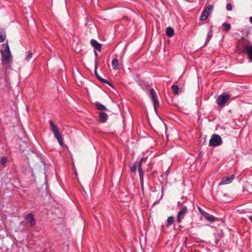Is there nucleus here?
Instances as JSON below:
<instances>
[{"instance_id": "nucleus-8", "label": "nucleus", "mask_w": 252, "mask_h": 252, "mask_svg": "<svg viewBox=\"0 0 252 252\" xmlns=\"http://www.w3.org/2000/svg\"><path fill=\"white\" fill-rule=\"evenodd\" d=\"M150 93L152 96V99L154 103L155 110H157V108L159 106V102L157 98V94L154 89L150 90Z\"/></svg>"}, {"instance_id": "nucleus-31", "label": "nucleus", "mask_w": 252, "mask_h": 252, "mask_svg": "<svg viewBox=\"0 0 252 252\" xmlns=\"http://www.w3.org/2000/svg\"><path fill=\"white\" fill-rule=\"evenodd\" d=\"M250 21L252 24V16L250 18Z\"/></svg>"}, {"instance_id": "nucleus-2", "label": "nucleus", "mask_w": 252, "mask_h": 252, "mask_svg": "<svg viewBox=\"0 0 252 252\" xmlns=\"http://www.w3.org/2000/svg\"><path fill=\"white\" fill-rule=\"evenodd\" d=\"M252 44L247 39L241 38L237 43V49L241 53H246Z\"/></svg>"}, {"instance_id": "nucleus-12", "label": "nucleus", "mask_w": 252, "mask_h": 252, "mask_svg": "<svg viewBox=\"0 0 252 252\" xmlns=\"http://www.w3.org/2000/svg\"><path fill=\"white\" fill-rule=\"evenodd\" d=\"M143 160V158L141 159L140 162H139L138 164V172L139 174V177L140 179V181L141 182V184L142 185L143 182V171L142 170V160Z\"/></svg>"}, {"instance_id": "nucleus-7", "label": "nucleus", "mask_w": 252, "mask_h": 252, "mask_svg": "<svg viewBox=\"0 0 252 252\" xmlns=\"http://www.w3.org/2000/svg\"><path fill=\"white\" fill-rule=\"evenodd\" d=\"M188 211V208L186 206H184L178 213L177 216V221L180 223L184 218L185 214Z\"/></svg>"}, {"instance_id": "nucleus-20", "label": "nucleus", "mask_w": 252, "mask_h": 252, "mask_svg": "<svg viewBox=\"0 0 252 252\" xmlns=\"http://www.w3.org/2000/svg\"><path fill=\"white\" fill-rule=\"evenodd\" d=\"M174 218L173 216L169 217L167 219V226L171 225L174 221Z\"/></svg>"}, {"instance_id": "nucleus-6", "label": "nucleus", "mask_w": 252, "mask_h": 252, "mask_svg": "<svg viewBox=\"0 0 252 252\" xmlns=\"http://www.w3.org/2000/svg\"><path fill=\"white\" fill-rule=\"evenodd\" d=\"M213 5H209V6L206 7L203 11L200 17V21H204L206 20L211 13L213 10Z\"/></svg>"}, {"instance_id": "nucleus-25", "label": "nucleus", "mask_w": 252, "mask_h": 252, "mask_svg": "<svg viewBox=\"0 0 252 252\" xmlns=\"http://www.w3.org/2000/svg\"><path fill=\"white\" fill-rule=\"evenodd\" d=\"M212 35H213L212 32L210 31L207 34L206 42H208L211 39V38L212 37Z\"/></svg>"}, {"instance_id": "nucleus-21", "label": "nucleus", "mask_w": 252, "mask_h": 252, "mask_svg": "<svg viewBox=\"0 0 252 252\" xmlns=\"http://www.w3.org/2000/svg\"><path fill=\"white\" fill-rule=\"evenodd\" d=\"M98 80L99 81H100L101 82H102V83H105V84H107L109 86H111L112 87H113L112 84L110 82L108 81L107 80L101 78V77H98Z\"/></svg>"}, {"instance_id": "nucleus-5", "label": "nucleus", "mask_w": 252, "mask_h": 252, "mask_svg": "<svg viewBox=\"0 0 252 252\" xmlns=\"http://www.w3.org/2000/svg\"><path fill=\"white\" fill-rule=\"evenodd\" d=\"M230 95L227 94H222L220 95L217 99V103L220 107H223L225 103L230 99Z\"/></svg>"}, {"instance_id": "nucleus-3", "label": "nucleus", "mask_w": 252, "mask_h": 252, "mask_svg": "<svg viewBox=\"0 0 252 252\" xmlns=\"http://www.w3.org/2000/svg\"><path fill=\"white\" fill-rule=\"evenodd\" d=\"M49 124L51 126V129L55 137L57 139L60 145L62 146L63 144V140L58 126L52 121H50Z\"/></svg>"}, {"instance_id": "nucleus-17", "label": "nucleus", "mask_w": 252, "mask_h": 252, "mask_svg": "<svg viewBox=\"0 0 252 252\" xmlns=\"http://www.w3.org/2000/svg\"><path fill=\"white\" fill-rule=\"evenodd\" d=\"M208 221L210 222H213L216 220V218L211 215H209L208 213H206V215H205L204 217Z\"/></svg>"}, {"instance_id": "nucleus-16", "label": "nucleus", "mask_w": 252, "mask_h": 252, "mask_svg": "<svg viewBox=\"0 0 252 252\" xmlns=\"http://www.w3.org/2000/svg\"><path fill=\"white\" fill-rule=\"evenodd\" d=\"M95 105L96 109L98 110H100V111L107 110V109L106 108V107L104 105H103V104H102L99 102H96Z\"/></svg>"}, {"instance_id": "nucleus-22", "label": "nucleus", "mask_w": 252, "mask_h": 252, "mask_svg": "<svg viewBox=\"0 0 252 252\" xmlns=\"http://www.w3.org/2000/svg\"><path fill=\"white\" fill-rule=\"evenodd\" d=\"M5 39V34L3 32H0V42H2Z\"/></svg>"}, {"instance_id": "nucleus-30", "label": "nucleus", "mask_w": 252, "mask_h": 252, "mask_svg": "<svg viewBox=\"0 0 252 252\" xmlns=\"http://www.w3.org/2000/svg\"><path fill=\"white\" fill-rule=\"evenodd\" d=\"M249 220L251 221V223H252V216L249 217Z\"/></svg>"}, {"instance_id": "nucleus-11", "label": "nucleus", "mask_w": 252, "mask_h": 252, "mask_svg": "<svg viewBox=\"0 0 252 252\" xmlns=\"http://www.w3.org/2000/svg\"><path fill=\"white\" fill-rule=\"evenodd\" d=\"M26 220L29 221L32 226H34L35 224V219L33 218L32 214H29L26 217Z\"/></svg>"}, {"instance_id": "nucleus-13", "label": "nucleus", "mask_w": 252, "mask_h": 252, "mask_svg": "<svg viewBox=\"0 0 252 252\" xmlns=\"http://www.w3.org/2000/svg\"><path fill=\"white\" fill-rule=\"evenodd\" d=\"M99 117L101 123H105L108 119V115L104 112H100Z\"/></svg>"}, {"instance_id": "nucleus-32", "label": "nucleus", "mask_w": 252, "mask_h": 252, "mask_svg": "<svg viewBox=\"0 0 252 252\" xmlns=\"http://www.w3.org/2000/svg\"><path fill=\"white\" fill-rule=\"evenodd\" d=\"M94 54H95V56L96 57H97L98 56V54H97V52H95Z\"/></svg>"}, {"instance_id": "nucleus-18", "label": "nucleus", "mask_w": 252, "mask_h": 252, "mask_svg": "<svg viewBox=\"0 0 252 252\" xmlns=\"http://www.w3.org/2000/svg\"><path fill=\"white\" fill-rule=\"evenodd\" d=\"M171 88L175 95H177L181 92V89H180L177 85H173Z\"/></svg>"}, {"instance_id": "nucleus-4", "label": "nucleus", "mask_w": 252, "mask_h": 252, "mask_svg": "<svg viewBox=\"0 0 252 252\" xmlns=\"http://www.w3.org/2000/svg\"><path fill=\"white\" fill-rule=\"evenodd\" d=\"M222 142V139L219 134H214L209 141V145L210 147H217L220 145Z\"/></svg>"}, {"instance_id": "nucleus-15", "label": "nucleus", "mask_w": 252, "mask_h": 252, "mask_svg": "<svg viewBox=\"0 0 252 252\" xmlns=\"http://www.w3.org/2000/svg\"><path fill=\"white\" fill-rule=\"evenodd\" d=\"M166 33L168 37H171L174 34V30L171 27H167L166 29Z\"/></svg>"}, {"instance_id": "nucleus-29", "label": "nucleus", "mask_w": 252, "mask_h": 252, "mask_svg": "<svg viewBox=\"0 0 252 252\" xmlns=\"http://www.w3.org/2000/svg\"><path fill=\"white\" fill-rule=\"evenodd\" d=\"M7 161V159L5 158H2L1 159V163L2 165H4Z\"/></svg>"}, {"instance_id": "nucleus-23", "label": "nucleus", "mask_w": 252, "mask_h": 252, "mask_svg": "<svg viewBox=\"0 0 252 252\" xmlns=\"http://www.w3.org/2000/svg\"><path fill=\"white\" fill-rule=\"evenodd\" d=\"M130 171L132 172H135V171L136 170V162L133 163V164H132L131 165V166H130Z\"/></svg>"}, {"instance_id": "nucleus-9", "label": "nucleus", "mask_w": 252, "mask_h": 252, "mask_svg": "<svg viewBox=\"0 0 252 252\" xmlns=\"http://www.w3.org/2000/svg\"><path fill=\"white\" fill-rule=\"evenodd\" d=\"M234 179V175H230L223 177L221 182L219 183V185L228 184L232 182Z\"/></svg>"}, {"instance_id": "nucleus-10", "label": "nucleus", "mask_w": 252, "mask_h": 252, "mask_svg": "<svg viewBox=\"0 0 252 252\" xmlns=\"http://www.w3.org/2000/svg\"><path fill=\"white\" fill-rule=\"evenodd\" d=\"M91 44L95 49L99 52L101 51V44L98 43L97 41L94 39H92L91 40Z\"/></svg>"}, {"instance_id": "nucleus-19", "label": "nucleus", "mask_w": 252, "mask_h": 252, "mask_svg": "<svg viewBox=\"0 0 252 252\" xmlns=\"http://www.w3.org/2000/svg\"><path fill=\"white\" fill-rule=\"evenodd\" d=\"M222 26L224 27L223 31L224 32H227L231 29V25L229 23H224L222 24Z\"/></svg>"}, {"instance_id": "nucleus-27", "label": "nucleus", "mask_w": 252, "mask_h": 252, "mask_svg": "<svg viewBox=\"0 0 252 252\" xmlns=\"http://www.w3.org/2000/svg\"><path fill=\"white\" fill-rule=\"evenodd\" d=\"M97 67V63H96L95 64L94 74H95L96 77L97 78V79H98V77H100V76L97 74V70H96Z\"/></svg>"}, {"instance_id": "nucleus-28", "label": "nucleus", "mask_w": 252, "mask_h": 252, "mask_svg": "<svg viewBox=\"0 0 252 252\" xmlns=\"http://www.w3.org/2000/svg\"><path fill=\"white\" fill-rule=\"evenodd\" d=\"M232 9V6L230 3H227L226 5V9L228 11H230Z\"/></svg>"}, {"instance_id": "nucleus-1", "label": "nucleus", "mask_w": 252, "mask_h": 252, "mask_svg": "<svg viewBox=\"0 0 252 252\" xmlns=\"http://www.w3.org/2000/svg\"><path fill=\"white\" fill-rule=\"evenodd\" d=\"M2 46L4 49L0 51L2 62L3 63H10L12 61V55L8 43L3 44Z\"/></svg>"}, {"instance_id": "nucleus-24", "label": "nucleus", "mask_w": 252, "mask_h": 252, "mask_svg": "<svg viewBox=\"0 0 252 252\" xmlns=\"http://www.w3.org/2000/svg\"><path fill=\"white\" fill-rule=\"evenodd\" d=\"M32 57V53L31 51H29L28 53V55L26 56L25 59L29 61L30 59H31Z\"/></svg>"}, {"instance_id": "nucleus-26", "label": "nucleus", "mask_w": 252, "mask_h": 252, "mask_svg": "<svg viewBox=\"0 0 252 252\" xmlns=\"http://www.w3.org/2000/svg\"><path fill=\"white\" fill-rule=\"evenodd\" d=\"M198 211L203 217L206 215V212L204 211L200 207H197Z\"/></svg>"}, {"instance_id": "nucleus-14", "label": "nucleus", "mask_w": 252, "mask_h": 252, "mask_svg": "<svg viewBox=\"0 0 252 252\" xmlns=\"http://www.w3.org/2000/svg\"><path fill=\"white\" fill-rule=\"evenodd\" d=\"M112 65L114 70H117L119 68V61L117 59H113L112 61Z\"/></svg>"}]
</instances>
